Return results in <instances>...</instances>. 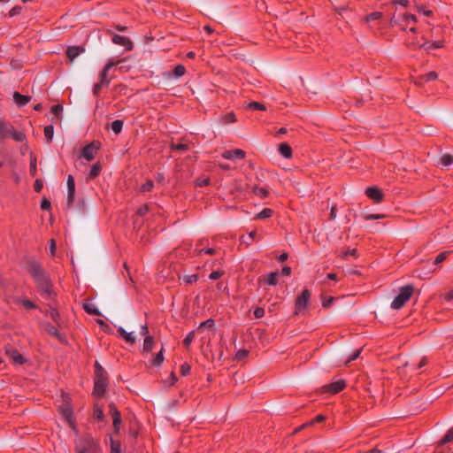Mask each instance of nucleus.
<instances>
[{"instance_id":"obj_30","label":"nucleus","mask_w":453,"mask_h":453,"mask_svg":"<svg viewBox=\"0 0 453 453\" xmlns=\"http://www.w3.org/2000/svg\"><path fill=\"white\" fill-rule=\"evenodd\" d=\"M273 210L270 209V208H265L264 210H262L259 213H257L255 217L256 219H268V218H271L273 216Z\"/></svg>"},{"instance_id":"obj_61","label":"nucleus","mask_w":453,"mask_h":453,"mask_svg":"<svg viewBox=\"0 0 453 453\" xmlns=\"http://www.w3.org/2000/svg\"><path fill=\"white\" fill-rule=\"evenodd\" d=\"M386 216L384 214H367L365 216V220H373V219H384Z\"/></svg>"},{"instance_id":"obj_63","label":"nucleus","mask_w":453,"mask_h":453,"mask_svg":"<svg viewBox=\"0 0 453 453\" xmlns=\"http://www.w3.org/2000/svg\"><path fill=\"white\" fill-rule=\"evenodd\" d=\"M223 274H224L223 271H213L209 275V278L212 280H218L219 278H220Z\"/></svg>"},{"instance_id":"obj_24","label":"nucleus","mask_w":453,"mask_h":453,"mask_svg":"<svg viewBox=\"0 0 453 453\" xmlns=\"http://www.w3.org/2000/svg\"><path fill=\"white\" fill-rule=\"evenodd\" d=\"M15 302L17 304L23 306L27 310H33V309L37 308L36 304L33 301L28 300V299L18 298V299H16Z\"/></svg>"},{"instance_id":"obj_4","label":"nucleus","mask_w":453,"mask_h":453,"mask_svg":"<svg viewBox=\"0 0 453 453\" xmlns=\"http://www.w3.org/2000/svg\"><path fill=\"white\" fill-rule=\"evenodd\" d=\"M76 450L85 453H101L98 441L90 435H86L82 438L76 446Z\"/></svg>"},{"instance_id":"obj_64","label":"nucleus","mask_w":453,"mask_h":453,"mask_svg":"<svg viewBox=\"0 0 453 453\" xmlns=\"http://www.w3.org/2000/svg\"><path fill=\"white\" fill-rule=\"evenodd\" d=\"M103 87H105V86L101 84L100 82L96 83L94 85V88H93V94H94V96H99L101 89H102Z\"/></svg>"},{"instance_id":"obj_34","label":"nucleus","mask_w":453,"mask_h":453,"mask_svg":"<svg viewBox=\"0 0 453 453\" xmlns=\"http://www.w3.org/2000/svg\"><path fill=\"white\" fill-rule=\"evenodd\" d=\"M123 120L121 119H116L113 122H111V129L115 134H119L123 128Z\"/></svg>"},{"instance_id":"obj_1","label":"nucleus","mask_w":453,"mask_h":453,"mask_svg":"<svg viewBox=\"0 0 453 453\" xmlns=\"http://www.w3.org/2000/svg\"><path fill=\"white\" fill-rule=\"evenodd\" d=\"M95 385L94 395L97 397H103L108 386V376L105 370L98 362L95 364Z\"/></svg>"},{"instance_id":"obj_58","label":"nucleus","mask_w":453,"mask_h":453,"mask_svg":"<svg viewBox=\"0 0 453 453\" xmlns=\"http://www.w3.org/2000/svg\"><path fill=\"white\" fill-rule=\"evenodd\" d=\"M207 254V255H214L216 254V250L213 248H206L201 249L197 250V255Z\"/></svg>"},{"instance_id":"obj_21","label":"nucleus","mask_w":453,"mask_h":453,"mask_svg":"<svg viewBox=\"0 0 453 453\" xmlns=\"http://www.w3.org/2000/svg\"><path fill=\"white\" fill-rule=\"evenodd\" d=\"M83 309L85 310V311L90 315H94V316H101L102 313L100 312V311L96 308V306L91 303V302H85L83 303Z\"/></svg>"},{"instance_id":"obj_44","label":"nucleus","mask_w":453,"mask_h":453,"mask_svg":"<svg viewBox=\"0 0 453 453\" xmlns=\"http://www.w3.org/2000/svg\"><path fill=\"white\" fill-rule=\"evenodd\" d=\"M453 441V427L450 428L444 437L440 441V444H446Z\"/></svg>"},{"instance_id":"obj_6","label":"nucleus","mask_w":453,"mask_h":453,"mask_svg":"<svg viewBox=\"0 0 453 453\" xmlns=\"http://www.w3.org/2000/svg\"><path fill=\"white\" fill-rule=\"evenodd\" d=\"M36 288L45 298L50 299L53 296V285L49 276L40 279L35 281Z\"/></svg>"},{"instance_id":"obj_55","label":"nucleus","mask_w":453,"mask_h":453,"mask_svg":"<svg viewBox=\"0 0 453 453\" xmlns=\"http://www.w3.org/2000/svg\"><path fill=\"white\" fill-rule=\"evenodd\" d=\"M191 367L188 364L184 363L180 365V373L182 376H187L190 373Z\"/></svg>"},{"instance_id":"obj_62","label":"nucleus","mask_w":453,"mask_h":453,"mask_svg":"<svg viewBox=\"0 0 453 453\" xmlns=\"http://www.w3.org/2000/svg\"><path fill=\"white\" fill-rule=\"evenodd\" d=\"M43 183L42 180L40 179L35 180L34 183V189L35 192L40 193L42 189Z\"/></svg>"},{"instance_id":"obj_52","label":"nucleus","mask_w":453,"mask_h":453,"mask_svg":"<svg viewBox=\"0 0 453 453\" xmlns=\"http://www.w3.org/2000/svg\"><path fill=\"white\" fill-rule=\"evenodd\" d=\"M198 280L197 274H190V275H184L183 280L188 284H192L196 282Z\"/></svg>"},{"instance_id":"obj_50","label":"nucleus","mask_w":453,"mask_h":453,"mask_svg":"<svg viewBox=\"0 0 453 453\" xmlns=\"http://www.w3.org/2000/svg\"><path fill=\"white\" fill-rule=\"evenodd\" d=\"M194 338H195V332L191 331L190 333H188V334L183 340V346L188 349L189 347L190 343L192 342V341L194 340Z\"/></svg>"},{"instance_id":"obj_35","label":"nucleus","mask_w":453,"mask_h":453,"mask_svg":"<svg viewBox=\"0 0 453 453\" xmlns=\"http://www.w3.org/2000/svg\"><path fill=\"white\" fill-rule=\"evenodd\" d=\"M108 72L104 69L102 70V72L99 74V82L105 87H108L111 82V79L107 77Z\"/></svg>"},{"instance_id":"obj_25","label":"nucleus","mask_w":453,"mask_h":453,"mask_svg":"<svg viewBox=\"0 0 453 453\" xmlns=\"http://www.w3.org/2000/svg\"><path fill=\"white\" fill-rule=\"evenodd\" d=\"M277 276V272L270 273L269 274L264 276L262 280L268 285L275 286L278 282Z\"/></svg>"},{"instance_id":"obj_26","label":"nucleus","mask_w":453,"mask_h":453,"mask_svg":"<svg viewBox=\"0 0 453 453\" xmlns=\"http://www.w3.org/2000/svg\"><path fill=\"white\" fill-rule=\"evenodd\" d=\"M101 170H102V165L100 162H96V164H94L91 167L89 173H88L89 179L93 180V179L96 178L100 174Z\"/></svg>"},{"instance_id":"obj_15","label":"nucleus","mask_w":453,"mask_h":453,"mask_svg":"<svg viewBox=\"0 0 453 453\" xmlns=\"http://www.w3.org/2000/svg\"><path fill=\"white\" fill-rule=\"evenodd\" d=\"M42 326H43V330L47 334L56 337L60 342H65V337L63 334H61L58 332V328L55 326H53L52 324H50V323H44Z\"/></svg>"},{"instance_id":"obj_41","label":"nucleus","mask_w":453,"mask_h":453,"mask_svg":"<svg viewBox=\"0 0 453 453\" xmlns=\"http://www.w3.org/2000/svg\"><path fill=\"white\" fill-rule=\"evenodd\" d=\"M50 316L52 319V320L59 326V320H60V314L56 308H50Z\"/></svg>"},{"instance_id":"obj_3","label":"nucleus","mask_w":453,"mask_h":453,"mask_svg":"<svg viewBox=\"0 0 453 453\" xmlns=\"http://www.w3.org/2000/svg\"><path fill=\"white\" fill-rule=\"evenodd\" d=\"M414 292V287L411 284L403 286L400 288L399 294L391 303V308L399 310L411 299Z\"/></svg>"},{"instance_id":"obj_11","label":"nucleus","mask_w":453,"mask_h":453,"mask_svg":"<svg viewBox=\"0 0 453 453\" xmlns=\"http://www.w3.org/2000/svg\"><path fill=\"white\" fill-rule=\"evenodd\" d=\"M75 195V182L73 175L67 178V205L71 206L74 201Z\"/></svg>"},{"instance_id":"obj_29","label":"nucleus","mask_w":453,"mask_h":453,"mask_svg":"<svg viewBox=\"0 0 453 453\" xmlns=\"http://www.w3.org/2000/svg\"><path fill=\"white\" fill-rule=\"evenodd\" d=\"M253 193L259 198H265L269 196V191L266 188L257 186L253 188Z\"/></svg>"},{"instance_id":"obj_13","label":"nucleus","mask_w":453,"mask_h":453,"mask_svg":"<svg viewBox=\"0 0 453 453\" xmlns=\"http://www.w3.org/2000/svg\"><path fill=\"white\" fill-rule=\"evenodd\" d=\"M112 42L118 45L124 46L127 50H133V42L128 37L119 35H114L112 39Z\"/></svg>"},{"instance_id":"obj_56","label":"nucleus","mask_w":453,"mask_h":453,"mask_svg":"<svg viewBox=\"0 0 453 453\" xmlns=\"http://www.w3.org/2000/svg\"><path fill=\"white\" fill-rule=\"evenodd\" d=\"M41 209L43 211H50L51 209V203L47 198H42L41 202Z\"/></svg>"},{"instance_id":"obj_57","label":"nucleus","mask_w":453,"mask_h":453,"mask_svg":"<svg viewBox=\"0 0 453 453\" xmlns=\"http://www.w3.org/2000/svg\"><path fill=\"white\" fill-rule=\"evenodd\" d=\"M441 47H442V42L441 41H437V42H434L431 43L428 42L426 46L424 48L426 50H431V49H438V48H441Z\"/></svg>"},{"instance_id":"obj_37","label":"nucleus","mask_w":453,"mask_h":453,"mask_svg":"<svg viewBox=\"0 0 453 453\" xmlns=\"http://www.w3.org/2000/svg\"><path fill=\"white\" fill-rule=\"evenodd\" d=\"M441 164L444 166H449L453 164V156L450 154H444L441 159Z\"/></svg>"},{"instance_id":"obj_27","label":"nucleus","mask_w":453,"mask_h":453,"mask_svg":"<svg viewBox=\"0 0 453 453\" xmlns=\"http://www.w3.org/2000/svg\"><path fill=\"white\" fill-rule=\"evenodd\" d=\"M63 415L65 418L66 421L70 425L72 428H75L74 419L73 417V411L70 408H65L63 410Z\"/></svg>"},{"instance_id":"obj_42","label":"nucleus","mask_w":453,"mask_h":453,"mask_svg":"<svg viewBox=\"0 0 453 453\" xmlns=\"http://www.w3.org/2000/svg\"><path fill=\"white\" fill-rule=\"evenodd\" d=\"M185 73L186 68L183 65H177L173 69V74L177 78L183 76Z\"/></svg>"},{"instance_id":"obj_20","label":"nucleus","mask_w":453,"mask_h":453,"mask_svg":"<svg viewBox=\"0 0 453 453\" xmlns=\"http://www.w3.org/2000/svg\"><path fill=\"white\" fill-rule=\"evenodd\" d=\"M278 150L280 153V155L285 158H290L292 157V149L287 142L280 143L279 145Z\"/></svg>"},{"instance_id":"obj_22","label":"nucleus","mask_w":453,"mask_h":453,"mask_svg":"<svg viewBox=\"0 0 453 453\" xmlns=\"http://www.w3.org/2000/svg\"><path fill=\"white\" fill-rule=\"evenodd\" d=\"M119 336L125 339V341L130 344L135 342V338L132 333H127L123 327L119 326L117 330Z\"/></svg>"},{"instance_id":"obj_10","label":"nucleus","mask_w":453,"mask_h":453,"mask_svg":"<svg viewBox=\"0 0 453 453\" xmlns=\"http://www.w3.org/2000/svg\"><path fill=\"white\" fill-rule=\"evenodd\" d=\"M365 195L376 203H381L384 199V194L376 187L366 188Z\"/></svg>"},{"instance_id":"obj_53","label":"nucleus","mask_w":453,"mask_h":453,"mask_svg":"<svg viewBox=\"0 0 453 453\" xmlns=\"http://www.w3.org/2000/svg\"><path fill=\"white\" fill-rule=\"evenodd\" d=\"M334 297H333V296H328V297L323 296L322 297V306L324 308H329L332 305V303H334Z\"/></svg>"},{"instance_id":"obj_28","label":"nucleus","mask_w":453,"mask_h":453,"mask_svg":"<svg viewBox=\"0 0 453 453\" xmlns=\"http://www.w3.org/2000/svg\"><path fill=\"white\" fill-rule=\"evenodd\" d=\"M154 345V338L150 335H147L144 339L142 350L144 352H150Z\"/></svg>"},{"instance_id":"obj_54","label":"nucleus","mask_w":453,"mask_h":453,"mask_svg":"<svg viewBox=\"0 0 453 453\" xmlns=\"http://www.w3.org/2000/svg\"><path fill=\"white\" fill-rule=\"evenodd\" d=\"M210 184V179L209 178H197L196 180V185L197 187H206Z\"/></svg>"},{"instance_id":"obj_36","label":"nucleus","mask_w":453,"mask_h":453,"mask_svg":"<svg viewBox=\"0 0 453 453\" xmlns=\"http://www.w3.org/2000/svg\"><path fill=\"white\" fill-rule=\"evenodd\" d=\"M164 361L163 349L155 356L151 361V365L154 366H159Z\"/></svg>"},{"instance_id":"obj_45","label":"nucleus","mask_w":453,"mask_h":453,"mask_svg":"<svg viewBox=\"0 0 453 453\" xmlns=\"http://www.w3.org/2000/svg\"><path fill=\"white\" fill-rule=\"evenodd\" d=\"M154 187V183L151 180H146L145 183H143L141 188H140V191L141 192H150Z\"/></svg>"},{"instance_id":"obj_12","label":"nucleus","mask_w":453,"mask_h":453,"mask_svg":"<svg viewBox=\"0 0 453 453\" xmlns=\"http://www.w3.org/2000/svg\"><path fill=\"white\" fill-rule=\"evenodd\" d=\"M98 150V146L96 144L95 142H92L88 145L85 146L82 149L81 155L83 157H85L88 161H91L95 158L96 152Z\"/></svg>"},{"instance_id":"obj_9","label":"nucleus","mask_w":453,"mask_h":453,"mask_svg":"<svg viewBox=\"0 0 453 453\" xmlns=\"http://www.w3.org/2000/svg\"><path fill=\"white\" fill-rule=\"evenodd\" d=\"M5 353L7 357L15 364L24 365L27 359L19 352L18 349L9 347L6 349Z\"/></svg>"},{"instance_id":"obj_49","label":"nucleus","mask_w":453,"mask_h":453,"mask_svg":"<svg viewBox=\"0 0 453 453\" xmlns=\"http://www.w3.org/2000/svg\"><path fill=\"white\" fill-rule=\"evenodd\" d=\"M249 355V351L247 349H240L235 353L234 359L237 361L243 360Z\"/></svg>"},{"instance_id":"obj_60","label":"nucleus","mask_w":453,"mask_h":453,"mask_svg":"<svg viewBox=\"0 0 453 453\" xmlns=\"http://www.w3.org/2000/svg\"><path fill=\"white\" fill-rule=\"evenodd\" d=\"M215 325V321L212 319H209L203 322H202L199 326V328H202V327H209V328H211L213 327Z\"/></svg>"},{"instance_id":"obj_43","label":"nucleus","mask_w":453,"mask_h":453,"mask_svg":"<svg viewBox=\"0 0 453 453\" xmlns=\"http://www.w3.org/2000/svg\"><path fill=\"white\" fill-rule=\"evenodd\" d=\"M449 251H443V252H441L434 259V265H439L441 263H442L443 261L446 260V258L448 257V256L449 255Z\"/></svg>"},{"instance_id":"obj_23","label":"nucleus","mask_w":453,"mask_h":453,"mask_svg":"<svg viewBox=\"0 0 453 453\" xmlns=\"http://www.w3.org/2000/svg\"><path fill=\"white\" fill-rule=\"evenodd\" d=\"M11 123L0 121V141L4 140L9 136L11 131Z\"/></svg>"},{"instance_id":"obj_17","label":"nucleus","mask_w":453,"mask_h":453,"mask_svg":"<svg viewBox=\"0 0 453 453\" xmlns=\"http://www.w3.org/2000/svg\"><path fill=\"white\" fill-rule=\"evenodd\" d=\"M428 43L427 41L421 37V40H418L416 38H407L405 44L409 48H423L426 47Z\"/></svg>"},{"instance_id":"obj_33","label":"nucleus","mask_w":453,"mask_h":453,"mask_svg":"<svg viewBox=\"0 0 453 453\" xmlns=\"http://www.w3.org/2000/svg\"><path fill=\"white\" fill-rule=\"evenodd\" d=\"M248 109L253 110V111H265L266 107L265 104L258 103V102H250L247 105Z\"/></svg>"},{"instance_id":"obj_2","label":"nucleus","mask_w":453,"mask_h":453,"mask_svg":"<svg viewBox=\"0 0 453 453\" xmlns=\"http://www.w3.org/2000/svg\"><path fill=\"white\" fill-rule=\"evenodd\" d=\"M417 18L412 14L404 13L403 15H393L390 19L391 26H398L403 31L409 30L415 34L418 32L416 27Z\"/></svg>"},{"instance_id":"obj_38","label":"nucleus","mask_w":453,"mask_h":453,"mask_svg":"<svg viewBox=\"0 0 453 453\" xmlns=\"http://www.w3.org/2000/svg\"><path fill=\"white\" fill-rule=\"evenodd\" d=\"M171 150H181V151H187L189 150V147L186 143H171L170 145Z\"/></svg>"},{"instance_id":"obj_32","label":"nucleus","mask_w":453,"mask_h":453,"mask_svg":"<svg viewBox=\"0 0 453 453\" xmlns=\"http://www.w3.org/2000/svg\"><path fill=\"white\" fill-rule=\"evenodd\" d=\"M94 418L98 421H103L104 418V411L98 404L94 406Z\"/></svg>"},{"instance_id":"obj_46","label":"nucleus","mask_w":453,"mask_h":453,"mask_svg":"<svg viewBox=\"0 0 453 453\" xmlns=\"http://www.w3.org/2000/svg\"><path fill=\"white\" fill-rule=\"evenodd\" d=\"M438 77L437 73L435 72H429L426 73L425 75L421 76L419 79L423 81H431L436 80Z\"/></svg>"},{"instance_id":"obj_51","label":"nucleus","mask_w":453,"mask_h":453,"mask_svg":"<svg viewBox=\"0 0 453 453\" xmlns=\"http://www.w3.org/2000/svg\"><path fill=\"white\" fill-rule=\"evenodd\" d=\"M37 173V162L35 157H32L30 160V174L35 176Z\"/></svg>"},{"instance_id":"obj_19","label":"nucleus","mask_w":453,"mask_h":453,"mask_svg":"<svg viewBox=\"0 0 453 453\" xmlns=\"http://www.w3.org/2000/svg\"><path fill=\"white\" fill-rule=\"evenodd\" d=\"M13 99L19 106H24L30 102L31 97L29 96L21 95L19 92H14Z\"/></svg>"},{"instance_id":"obj_16","label":"nucleus","mask_w":453,"mask_h":453,"mask_svg":"<svg viewBox=\"0 0 453 453\" xmlns=\"http://www.w3.org/2000/svg\"><path fill=\"white\" fill-rule=\"evenodd\" d=\"M85 51L83 46H69L66 49L65 54L70 61H73L78 56Z\"/></svg>"},{"instance_id":"obj_7","label":"nucleus","mask_w":453,"mask_h":453,"mask_svg":"<svg viewBox=\"0 0 453 453\" xmlns=\"http://www.w3.org/2000/svg\"><path fill=\"white\" fill-rule=\"evenodd\" d=\"M311 298V292L309 289L305 288L302 291V293L296 297L295 303L296 311L295 314L297 315L303 310H305L309 304Z\"/></svg>"},{"instance_id":"obj_8","label":"nucleus","mask_w":453,"mask_h":453,"mask_svg":"<svg viewBox=\"0 0 453 453\" xmlns=\"http://www.w3.org/2000/svg\"><path fill=\"white\" fill-rule=\"evenodd\" d=\"M346 388V382L343 380H337L335 382L324 385L321 388V391L323 393H329L332 395H335L342 391Z\"/></svg>"},{"instance_id":"obj_47","label":"nucleus","mask_w":453,"mask_h":453,"mask_svg":"<svg viewBox=\"0 0 453 453\" xmlns=\"http://www.w3.org/2000/svg\"><path fill=\"white\" fill-rule=\"evenodd\" d=\"M111 453H121L119 441L111 439Z\"/></svg>"},{"instance_id":"obj_40","label":"nucleus","mask_w":453,"mask_h":453,"mask_svg":"<svg viewBox=\"0 0 453 453\" xmlns=\"http://www.w3.org/2000/svg\"><path fill=\"white\" fill-rule=\"evenodd\" d=\"M109 410H110V414L112 417V420L121 418L120 412L119 411V410L117 409V407L115 406L114 403L109 404Z\"/></svg>"},{"instance_id":"obj_39","label":"nucleus","mask_w":453,"mask_h":453,"mask_svg":"<svg viewBox=\"0 0 453 453\" xmlns=\"http://www.w3.org/2000/svg\"><path fill=\"white\" fill-rule=\"evenodd\" d=\"M224 124H230L236 121L235 114L234 112H228L222 117Z\"/></svg>"},{"instance_id":"obj_31","label":"nucleus","mask_w":453,"mask_h":453,"mask_svg":"<svg viewBox=\"0 0 453 453\" xmlns=\"http://www.w3.org/2000/svg\"><path fill=\"white\" fill-rule=\"evenodd\" d=\"M44 136L46 138V141L48 143H50L52 142V139H53V134H54V127L52 125H49V126H46L44 127Z\"/></svg>"},{"instance_id":"obj_48","label":"nucleus","mask_w":453,"mask_h":453,"mask_svg":"<svg viewBox=\"0 0 453 453\" xmlns=\"http://www.w3.org/2000/svg\"><path fill=\"white\" fill-rule=\"evenodd\" d=\"M382 17V13L380 12H372L365 17V20L369 22L371 20L380 19Z\"/></svg>"},{"instance_id":"obj_59","label":"nucleus","mask_w":453,"mask_h":453,"mask_svg":"<svg viewBox=\"0 0 453 453\" xmlns=\"http://www.w3.org/2000/svg\"><path fill=\"white\" fill-rule=\"evenodd\" d=\"M62 111L63 106L61 104H55L51 107V112L57 117H58Z\"/></svg>"},{"instance_id":"obj_14","label":"nucleus","mask_w":453,"mask_h":453,"mask_svg":"<svg viewBox=\"0 0 453 453\" xmlns=\"http://www.w3.org/2000/svg\"><path fill=\"white\" fill-rule=\"evenodd\" d=\"M245 151L241 149L226 150L222 153V157L228 160L242 159L245 157Z\"/></svg>"},{"instance_id":"obj_5","label":"nucleus","mask_w":453,"mask_h":453,"mask_svg":"<svg viewBox=\"0 0 453 453\" xmlns=\"http://www.w3.org/2000/svg\"><path fill=\"white\" fill-rule=\"evenodd\" d=\"M26 269L35 281L48 276L42 265L35 259H28L26 265Z\"/></svg>"},{"instance_id":"obj_18","label":"nucleus","mask_w":453,"mask_h":453,"mask_svg":"<svg viewBox=\"0 0 453 453\" xmlns=\"http://www.w3.org/2000/svg\"><path fill=\"white\" fill-rule=\"evenodd\" d=\"M11 131L9 132V136H11L15 142H22L27 140V135L22 131H17L14 129V127L11 124Z\"/></svg>"}]
</instances>
